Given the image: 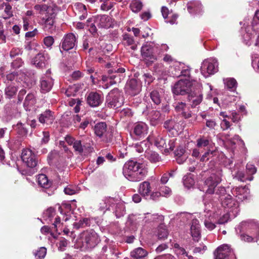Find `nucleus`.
Listing matches in <instances>:
<instances>
[{
  "instance_id": "nucleus-45",
  "label": "nucleus",
  "mask_w": 259,
  "mask_h": 259,
  "mask_svg": "<svg viewBox=\"0 0 259 259\" xmlns=\"http://www.w3.org/2000/svg\"><path fill=\"white\" fill-rule=\"evenodd\" d=\"M55 214V211L54 208L50 207L47 209L44 212L43 217L45 220L51 221L52 219Z\"/></svg>"
},
{
  "instance_id": "nucleus-54",
  "label": "nucleus",
  "mask_w": 259,
  "mask_h": 259,
  "mask_svg": "<svg viewBox=\"0 0 259 259\" xmlns=\"http://www.w3.org/2000/svg\"><path fill=\"white\" fill-rule=\"evenodd\" d=\"M183 181L184 185L187 187H190L193 186L195 183L194 180L191 178L190 175L184 176Z\"/></svg>"
},
{
  "instance_id": "nucleus-47",
  "label": "nucleus",
  "mask_w": 259,
  "mask_h": 259,
  "mask_svg": "<svg viewBox=\"0 0 259 259\" xmlns=\"http://www.w3.org/2000/svg\"><path fill=\"white\" fill-rule=\"evenodd\" d=\"M116 215L117 218L123 216L125 213V206L122 203L117 204L115 210Z\"/></svg>"
},
{
  "instance_id": "nucleus-14",
  "label": "nucleus",
  "mask_w": 259,
  "mask_h": 259,
  "mask_svg": "<svg viewBox=\"0 0 259 259\" xmlns=\"http://www.w3.org/2000/svg\"><path fill=\"white\" fill-rule=\"evenodd\" d=\"M103 99L104 97L102 94L92 92L88 95L87 102L91 107H96L101 104Z\"/></svg>"
},
{
  "instance_id": "nucleus-1",
  "label": "nucleus",
  "mask_w": 259,
  "mask_h": 259,
  "mask_svg": "<svg viewBox=\"0 0 259 259\" xmlns=\"http://www.w3.org/2000/svg\"><path fill=\"white\" fill-rule=\"evenodd\" d=\"M148 173L147 168L142 163L134 160L126 162L123 168L125 177L132 182H139L143 180Z\"/></svg>"
},
{
  "instance_id": "nucleus-36",
  "label": "nucleus",
  "mask_w": 259,
  "mask_h": 259,
  "mask_svg": "<svg viewBox=\"0 0 259 259\" xmlns=\"http://www.w3.org/2000/svg\"><path fill=\"white\" fill-rule=\"evenodd\" d=\"M98 2L101 3L100 9L103 11H108L114 6V3L111 0H98Z\"/></svg>"
},
{
  "instance_id": "nucleus-8",
  "label": "nucleus",
  "mask_w": 259,
  "mask_h": 259,
  "mask_svg": "<svg viewBox=\"0 0 259 259\" xmlns=\"http://www.w3.org/2000/svg\"><path fill=\"white\" fill-rule=\"evenodd\" d=\"M237 233L245 232L259 236V224L253 221L248 220L242 222L236 229Z\"/></svg>"
},
{
  "instance_id": "nucleus-10",
  "label": "nucleus",
  "mask_w": 259,
  "mask_h": 259,
  "mask_svg": "<svg viewBox=\"0 0 259 259\" xmlns=\"http://www.w3.org/2000/svg\"><path fill=\"white\" fill-rule=\"evenodd\" d=\"M78 36L73 33H68L63 37L61 42V48L66 51L76 48L77 44Z\"/></svg>"
},
{
  "instance_id": "nucleus-40",
  "label": "nucleus",
  "mask_w": 259,
  "mask_h": 259,
  "mask_svg": "<svg viewBox=\"0 0 259 259\" xmlns=\"http://www.w3.org/2000/svg\"><path fill=\"white\" fill-rule=\"evenodd\" d=\"M130 8L134 13H138L141 11L142 8V3L139 0H133L130 4Z\"/></svg>"
},
{
  "instance_id": "nucleus-57",
  "label": "nucleus",
  "mask_w": 259,
  "mask_h": 259,
  "mask_svg": "<svg viewBox=\"0 0 259 259\" xmlns=\"http://www.w3.org/2000/svg\"><path fill=\"white\" fill-rule=\"evenodd\" d=\"M160 193L162 196L168 197L171 194V190L166 186H163L160 188Z\"/></svg>"
},
{
  "instance_id": "nucleus-4",
  "label": "nucleus",
  "mask_w": 259,
  "mask_h": 259,
  "mask_svg": "<svg viewBox=\"0 0 259 259\" xmlns=\"http://www.w3.org/2000/svg\"><path fill=\"white\" fill-rule=\"evenodd\" d=\"M176 112L185 119H190L189 121L193 124L197 119V116L195 114L192 113L190 110L189 106L185 103L179 102L175 103L174 105Z\"/></svg>"
},
{
  "instance_id": "nucleus-28",
  "label": "nucleus",
  "mask_w": 259,
  "mask_h": 259,
  "mask_svg": "<svg viewBox=\"0 0 259 259\" xmlns=\"http://www.w3.org/2000/svg\"><path fill=\"white\" fill-rule=\"evenodd\" d=\"M122 44L125 46H130L133 50L137 49V45L135 41L132 36L127 33H125L122 35Z\"/></svg>"
},
{
  "instance_id": "nucleus-33",
  "label": "nucleus",
  "mask_w": 259,
  "mask_h": 259,
  "mask_svg": "<svg viewBox=\"0 0 259 259\" xmlns=\"http://www.w3.org/2000/svg\"><path fill=\"white\" fill-rule=\"evenodd\" d=\"M17 88L14 85H8L5 90V94L6 97L11 99L14 97L17 92Z\"/></svg>"
},
{
  "instance_id": "nucleus-5",
  "label": "nucleus",
  "mask_w": 259,
  "mask_h": 259,
  "mask_svg": "<svg viewBox=\"0 0 259 259\" xmlns=\"http://www.w3.org/2000/svg\"><path fill=\"white\" fill-rule=\"evenodd\" d=\"M193 84V81L188 79H180L172 87V93L176 95H184L189 94L191 91Z\"/></svg>"
},
{
  "instance_id": "nucleus-63",
  "label": "nucleus",
  "mask_w": 259,
  "mask_h": 259,
  "mask_svg": "<svg viewBox=\"0 0 259 259\" xmlns=\"http://www.w3.org/2000/svg\"><path fill=\"white\" fill-rule=\"evenodd\" d=\"M246 170L249 174L253 175L256 172L255 166L251 163H247L246 166Z\"/></svg>"
},
{
  "instance_id": "nucleus-39",
  "label": "nucleus",
  "mask_w": 259,
  "mask_h": 259,
  "mask_svg": "<svg viewBox=\"0 0 259 259\" xmlns=\"http://www.w3.org/2000/svg\"><path fill=\"white\" fill-rule=\"evenodd\" d=\"M13 128L19 135L22 136L26 135L28 132L27 128L21 122H18L17 124L14 125Z\"/></svg>"
},
{
  "instance_id": "nucleus-7",
  "label": "nucleus",
  "mask_w": 259,
  "mask_h": 259,
  "mask_svg": "<svg viewBox=\"0 0 259 259\" xmlns=\"http://www.w3.org/2000/svg\"><path fill=\"white\" fill-rule=\"evenodd\" d=\"M221 199L222 205L226 211L232 212V215L236 217L239 211L238 203L229 194H225Z\"/></svg>"
},
{
  "instance_id": "nucleus-37",
  "label": "nucleus",
  "mask_w": 259,
  "mask_h": 259,
  "mask_svg": "<svg viewBox=\"0 0 259 259\" xmlns=\"http://www.w3.org/2000/svg\"><path fill=\"white\" fill-rule=\"evenodd\" d=\"M168 233L166 226L163 224L160 225L157 229V236L160 239H164L167 238Z\"/></svg>"
},
{
  "instance_id": "nucleus-15",
  "label": "nucleus",
  "mask_w": 259,
  "mask_h": 259,
  "mask_svg": "<svg viewBox=\"0 0 259 259\" xmlns=\"http://www.w3.org/2000/svg\"><path fill=\"white\" fill-rule=\"evenodd\" d=\"M133 134L138 138H144L148 133V126L143 122L136 123L133 127Z\"/></svg>"
},
{
  "instance_id": "nucleus-59",
  "label": "nucleus",
  "mask_w": 259,
  "mask_h": 259,
  "mask_svg": "<svg viewBox=\"0 0 259 259\" xmlns=\"http://www.w3.org/2000/svg\"><path fill=\"white\" fill-rule=\"evenodd\" d=\"M76 188L72 186H69L65 187L64 189V192L66 194L72 195H74L76 193Z\"/></svg>"
},
{
  "instance_id": "nucleus-31",
  "label": "nucleus",
  "mask_w": 259,
  "mask_h": 259,
  "mask_svg": "<svg viewBox=\"0 0 259 259\" xmlns=\"http://www.w3.org/2000/svg\"><path fill=\"white\" fill-rule=\"evenodd\" d=\"M224 83L225 87L231 91L236 90L237 87V82L234 78H227L224 79Z\"/></svg>"
},
{
  "instance_id": "nucleus-20",
  "label": "nucleus",
  "mask_w": 259,
  "mask_h": 259,
  "mask_svg": "<svg viewBox=\"0 0 259 259\" xmlns=\"http://www.w3.org/2000/svg\"><path fill=\"white\" fill-rule=\"evenodd\" d=\"M153 54V44L147 42L141 48V54L146 59H154Z\"/></svg>"
},
{
  "instance_id": "nucleus-26",
  "label": "nucleus",
  "mask_w": 259,
  "mask_h": 259,
  "mask_svg": "<svg viewBox=\"0 0 259 259\" xmlns=\"http://www.w3.org/2000/svg\"><path fill=\"white\" fill-rule=\"evenodd\" d=\"M50 56L47 53H39L34 57L33 60V65H42L48 63Z\"/></svg>"
},
{
  "instance_id": "nucleus-61",
  "label": "nucleus",
  "mask_w": 259,
  "mask_h": 259,
  "mask_svg": "<svg viewBox=\"0 0 259 259\" xmlns=\"http://www.w3.org/2000/svg\"><path fill=\"white\" fill-rule=\"evenodd\" d=\"M76 9L78 11L79 13L87 12L86 6L81 3H77L75 4Z\"/></svg>"
},
{
  "instance_id": "nucleus-16",
  "label": "nucleus",
  "mask_w": 259,
  "mask_h": 259,
  "mask_svg": "<svg viewBox=\"0 0 259 259\" xmlns=\"http://www.w3.org/2000/svg\"><path fill=\"white\" fill-rule=\"evenodd\" d=\"M95 22L98 27L101 28H108L112 26V20L108 15H100L95 17Z\"/></svg>"
},
{
  "instance_id": "nucleus-51",
  "label": "nucleus",
  "mask_w": 259,
  "mask_h": 259,
  "mask_svg": "<svg viewBox=\"0 0 259 259\" xmlns=\"http://www.w3.org/2000/svg\"><path fill=\"white\" fill-rule=\"evenodd\" d=\"M234 217V215H232V212H230L228 211H226V212L224 213L218 220V223L220 224H223L225 223H227L228 221L229 220L230 217Z\"/></svg>"
},
{
  "instance_id": "nucleus-27",
  "label": "nucleus",
  "mask_w": 259,
  "mask_h": 259,
  "mask_svg": "<svg viewBox=\"0 0 259 259\" xmlns=\"http://www.w3.org/2000/svg\"><path fill=\"white\" fill-rule=\"evenodd\" d=\"M200 71L205 77L214 74L218 71V66H201Z\"/></svg>"
},
{
  "instance_id": "nucleus-58",
  "label": "nucleus",
  "mask_w": 259,
  "mask_h": 259,
  "mask_svg": "<svg viewBox=\"0 0 259 259\" xmlns=\"http://www.w3.org/2000/svg\"><path fill=\"white\" fill-rule=\"evenodd\" d=\"M173 247L175 249L176 253L178 255H183L186 254V251L185 249L180 247V245L177 243H175L173 245Z\"/></svg>"
},
{
  "instance_id": "nucleus-17",
  "label": "nucleus",
  "mask_w": 259,
  "mask_h": 259,
  "mask_svg": "<svg viewBox=\"0 0 259 259\" xmlns=\"http://www.w3.org/2000/svg\"><path fill=\"white\" fill-rule=\"evenodd\" d=\"M126 90L131 96H135L140 93L141 85L136 79H131L126 83Z\"/></svg>"
},
{
  "instance_id": "nucleus-64",
  "label": "nucleus",
  "mask_w": 259,
  "mask_h": 259,
  "mask_svg": "<svg viewBox=\"0 0 259 259\" xmlns=\"http://www.w3.org/2000/svg\"><path fill=\"white\" fill-rule=\"evenodd\" d=\"M234 178L241 182H244L248 179V178L245 177L244 172L240 171H237L235 174Z\"/></svg>"
},
{
  "instance_id": "nucleus-6",
  "label": "nucleus",
  "mask_w": 259,
  "mask_h": 259,
  "mask_svg": "<svg viewBox=\"0 0 259 259\" xmlns=\"http://www.w3.org/2000/svg\"><path fill=\"white\" fill-rule=\"evenodd\" d=\"M221 177V172L211 174L204 181L203 191H205L207 194H212L214 193L217 186L222 181Z\"/></svg>"
},
{
  "instance_id": "nucleus-32",
  "label": "nucleus",
  "mask_w": 259,
  "mask_h": 259,
  "mask_svg": "<svg viewBox=\"0 0 259 259\" xmlns=\"http://www.w3.org/2000/svg\"><path fill=\"white\" fill-rule=\"evenodd\" d=\"M159 216L157 214H151L150 213H147L146 216L144 217L143 215H139V217H138V222L139 223H142L143 222H144L145 223L154 221L156 219H158V218Z\"/></svg>"
},
{
  "instance_id": "nucleus-43",
  "label": "nucleus",
  "mask_w": 259,
  "mask_h": 259,
  "mask_svg": "<svg viewBox=\"0 0 259 259\" xmlns=\"http://www.w3.org/2000/svg\"><path fill=\"white\" fill-rule=\"evenodd\" d=\"M90 221L88 218H83L80 220L78 222L74 223L73 226L74 228L79 229L90 225Z\"/></svg>"
},
{
  "instance_id": "nucleus-52",
  "label": "nucleus",
  "mask_w": 259,
  "mask_h": 259,
  "mask_svg": "<svg viewBox=\"0 0 259 259\" xmlns=\"http://www.w3.org/2000/svg\"><path fill=\"white\" fill-rule=\"evenodd\" d=\"M72 146L74 151L78 152V153L81 154L83 152V148L80 140H76Z\"/></svg>"
},
{
  "instance_id": "nucleus-56",
  "label": "nucleus",
  "mask_w": 259,
  "mask_h": 259,
  "mask_svg": "<svg viewBox=\"0 0 259 259\" xmlns=\"http://www.w3.org/2000/svg\"><path fill=\"white\" fill-rule=\"evenodd\" d=\"M77 92L76 87L74 85L70 86L65 90V94L67 97L74 96Z\"/></svg>"
},
{
  "instance_id": "nucleus-22",
  "label": "nucleus",
  "mask_w": 259,
  "mask_h": 259,
  "mask_svg": "<svg viewBox=\"0 0 259 259\" xmlns=\"http://www.w3.org/2000/svg\"><path fill=\"white\" fill-rule=\"evenodd\" d=\"M191 233L194 241L197 242L200 237V232L199 221L196 219L192 221Z\"/></svg>"
},
{
  "instance_id": "nucleus-48",
  "label": "nucleus",
  "mask_w": 259,
  "mask_h": 259,
  "mask_svg": "<svg viewBox=\"0 0 259 259\" xmlns=\"http://www.w3.org/2000/svg\"><path fill=\"white\" fill-rule=\"evenodd\" d=\"M46 253V248L41 247L36 252H34V255L36 259H43L45 257Z\"/></svg>"
},
{
  "instance_id": "nucleus-18",
  "label": "nucleus",
  "mask_w": 259,
  "mask_h": 259,
  "mask_svg": "<svg viewBox=\"0 0 259 259\" xmlns=\"http://www.w3.org/2000/svg\"><path fill=\"white\" fill-rule=\"evenodd\" d=\"M53 113L50 110H46L38 116V121L42 124L49 125L52 124L54 120Z\"/></svg>"
},
{
  "instance_id": "nucleus-49",
  "label": "nucleus",
  "mask_w": 259,
  "mask_h": 259,
  "mask_svg": "<svg viewBox=\"0 0 259 259\" xmlns=\"http://www.w3.org/2000/svg\"><path fill=\"white\" fill-rule=\"evenodd\" d=\"M206 249V246L203 244H200L199 246L192 247V248H190V249H192V252L194 254H202Z\"/></svg>"
},
{
  "instance_id": "nucleus-50",
  "label": "nucleus",
  "mask_w": 259,
  "mask_h": 259,
  "mask_svg": "<svg viewBox=\"0 0 259 259\" xmlns=\"http://www.w3.org/2000/svg\"><path fill=\"white\" fill-rule=\"evenodd\" d=\"M68 241L65 238H61L59 239L58 242L57 243L58 249L61 251H63L65 250L67 246Z\"/></svg>"
},
{
  "instance_id": "nucleus-53",
  "label": "nucleus",
  "mask_w": 259,
  "mask_h": 259,
  "mask_svg": "<svg viewBox=\"0 0 259 259\" xmlns=\"http://www.w3.org/2000/svg\"><path fill=\"white\" fill-rule=\"evenodd\" d=\"M209 144V141L205 138H200L197 140V147L198 148H202L207 147Z\"/></svg>"
},
{
  "instance_id": "nucleus-13",
  "label": "nucleus",
  "mask_w": 259,
  "mask_h": 259,
  "mask_svg": "<svg viewBox=\"0 0 259 259\" xmlns=\"http://www.w3.org/2000/svg\"><path fill=\"white\" fill-rule=\"evenodd\" d=\"M50 72L49 70L47 72V74L43 76L40 80V92L42 93L49 92L54 84L53 78L48 74Z\"/></svg>"
},
{
  "instance_id": "nucleus-60",
  "label": "nucleus",
  "mask_w": 259,
  "mask_h": 259,
  "mask_svg": "<svg viewBox=\"0 0 259 259\" xmlns=\"http://www.w3.org/2000/svg\"><path fill=\"white\" fill-rule=\"evenodd\" d=\"M235 191H236V197H238V199H240V200H242V199H246L247 198V196L245 195V196H243V197H240L239 195H241V193H243L245 191H247V190L245 188H242V187H240V188H237L236 189H235Z\"/></svg>"
},
{
  "instance_id": "nucleus-12",
  "label": "nucleus",
  "mask_w": 259,
  "mask_h": 259,
  "mask_svg": "<svg viewBox=\"0 0 259 259\" xmlns=\"http://www.w3.org/2000/svg\"><path fill=\"white\" fill-rule=\"evenodd\" d=\"M38 184L45 189V192L49 195H51L54 193L53 187H51L52 182L50 181L46 175L40 174L37 176Z\"/></svg>"
},
{
  "instance_id": "nucleus-62",
  "label": "nucleus",
  "mask_w": 259,
  "mask_h": 259,
  "mask_svg": "<svg viewBox=\"0 0 259 259\" xmlns=\"http://www.w3.org/2000/svg\"><path fill=\"white\" fill-rule=\"evenodd\" d=\"M218 63V60L215 58L211 57L204 60L201 65H215Z\"/></svg>"
},
{
  "instance_id": "nucleus-25",
  "label": "nucleus",
  "mask_w": 259,
  "mask_h": 259,
  "mask_svg": "<svg viewBox=\"0 0 259 259\" xmlns=\"http://www.w3.org/2000/svg\"><path fill=\"white\" fill-rule=\"evenodd\" d=\"M202 95L200 93H195L189 94L188 99L191 104L192 108H195L202 101Z\"/></svg>"
},
{
  "instance_id": "nucleus-44",
  "label": "nucleus",
  "mask_w": 259,
  "mask_h": 259,
  "mask_svg": "<svg viewBox=\"0 0 259 259\" xmlns=\"http://www.w3.org/2000/svg\"><path fill=\"white\" fill-rule=\"evenodd\" d=\"M3 5L5 6V8L4 9L5 14L3 16V18L5 19L10 18V17H11L13 16V12L12 11V6L8 3H4L3 4Z\"/></svg>"
},
{
  "instance_id": "nucleus-29",
  "label": "nucleus",
  "mask_w": 259,
  "mask_h": 259,
  "mask_svg": "<svg viewBox=\"0 0 259 259\" xmlns=\"http://www.w3.org/2000/svg\"><path fill=\"white\" fill-rule=\"evenodd\" d=\"M36 101V98L34 93H31L27 95L25 97L23 105L26 110H28L29 107L32 106Z\"/></svg>"
},
{
  "instance_id": "nucleus-19",
  "label": "nucleus",
  "mask_w": 259,
  "mask_h": 259,
  "mask_svg": "<svg viewBox=\"0 0 259 259\" xmlns=\"http://www.w3.org/2000/svg\"><path fill=\"white\" fill-rule=\"evenodd\" d=\"M107 124L104 122H100L96 124L94 127L95 134L99 138L104 139L107 138Z\"/></svg>"
},
{
  "instance_id": "nucleus-38",
  "label": "nucleus",
  "mask_w": 259,
  "mask_h": 259,
  "mask_svg": "<svg viewBox=\"0 0 259 259\" xmlns=\"http://www.w3.org/2000/svg\"><path fill=\"white\" fill-rule=\"evenodd\" d=\"M162 91L154 90L150 93V97L152 101L156 104L159 105L161 101Z\"/></svg>"
},
{
  "instance_id": "nucleus-11",
  "label": "nucleus",
  "mask_w": 259,
  "mask_h": 259,
  "mask_svg": "<svg viewBox=\"0 0 259 259\" xmlns=\"http://www.w3.org/2000/svg\"><path fill=\"white\" fill-rule=\"evenodd\" d=\"M155 145L159 149H164V152H169L170 150H173L175 147L174 139L170 140L168 138H163L158 136L155 140Z\"/></svg>"
},
{
  "instance_id": "nucleus-2",
  "label": "nucleus",
  "mask_w": 259,
  "mask_h": 259,
  "mask_svg": "<svg viewBox=\"0 0 259 259\" xmlns=\"http://www.w3.org/2000/svg\"><path fill=\"white\" fill-rule=\"evenodd\" d=\"M100 241L98 234L93 230L82 232L77 242V246L81 250H87L95 247Z\"/></svg>"
},
{
  "instance_id": "nucleus-42",
  "label": "nucleus",
  "mask_w": 259,
  "mask_h": 259,
  "mask_svg": "<svg viewBox=\"0 0 259 259\" xmlns=\"http://www.w3.org/2000/svg\"><path fill=\"white\" fill-rule=\"evenodd\" d=\"M239 233L240 234V238L241 240L247 242H251L253 241L254 238L258 237V236H256L254 234H252L251 235H249V234L245 233V232L240 233L239 231L238 234Z\"/></svg>"
},
{
  "instance_id": "nucleus-55",
  "label": "nucleus",
  "mask_w": 259,
  "mask_h": 259,
  "mask_svg": "<svg viewBox=\"0 0 259 259\" xmlns=\"http://www.w3.org/2000/svg\"><path fill=\"white\" fill-rule=\"evenodd\" d=\"M44 43L48 48H51L54 43V39L52 36H48L44 38Z\"/></svg>"
},
{
  "instance_id": "nucleus-34",
  "label": "nucleus",
  "mask_w": 259,
  "mask_h": 259,
  "mask_svg": "<svg viewBox=\"0 0 259 259\" xmlns=\"http://www.w3.org/2000/svg\"><path fill=\"white\" fill-rule=\"evenodd\" d=\"M147 254V251L142 247L137 248L131 253V256L136 259L144 257Z\"/></svg>"
},
{
  "instance_id": "nucleus-9",
  "label": "nucleus",
  "mask_w": 259,
  "mask_h": 259,
  "mask_svg": "<svg viewBox=\"0 0 259 259\" xmlns=\"http://www.w3.org/2000/svg\"><path fill=\"white\" fill-rule=\"evenodd\" d=\"M214 254L215 259H236L233 250L227 244L218 247Z\"/></svg>"
},
{
  "instance_id": "nucleus-35",
  "label": "nucleus",
  "mask_w": 259,
  "mask_h": 259,
  "mask_svg": "<svg viewBox=\"0 0 259 259\" xmlns=\"http://www.w3.org/2000/svg\"><path fill=\"white\" fill-rule=\"evenodd\" d=\"M34 153L29 149H25L22 150L21 154V158L24 163H28L29 164L32 165V162H29L28 159L32 156V155H34Z\"/></svg>"
},
{
  "instance_id": "nucleus-23",
  "label": "nucleus",
  "mask_w": 259,
  "mask_h": 259,
  "mask_svg": "<svg viewBox=\"0 0 259 259\" xmlns=\"http://www.w3.org/2000/svg\"><path fill=\"white\" fill-rule=\"evenodd\" d=\"M151 191L150 183L148 181H144L140 184L138 192L144 197L147 198Z\"/></svg>"
},
{
  "instance_id": "nucleus-41",
  "label": "nucleus",
  "mask_w": 259,
  "mask_h": 259,
  "mask_svg": "<svg viewBox=\"0 0 259 259\" xmlns=\"http://www.w3.org/2000/svg\"><path fill=\"white\" fill-rule=\"evenodd\" d=\"M24 82L26 83L28 88H31L32 86L35 84L36 78L33 74H25L24 77Z\"/></svg>"
},
{
  "instance_id": "nucleus-21",
  "label": "nucleus",
  "mask_w": 259,
  "mask_h": 259,
  "mask_svg": "<svg viewBox=\"0 0 259 259\" xmlns=\"http://www.w3.org/2000/svg\"><path fill=\"white\" fill-rule=\"evenodd\" d=\"M115 202L116 200L114 198L111 197H105L99 203V209L104 211L109 210L110 206L114 205Z\"/></svg>"
},
{
  "instance_id": "nucleus-24",
  "label": "nucleus",
  "mask_w": 259,
  "mask_h": 259,
  "mask_svg": "<svg viewBox=\"0 0 259 259\" xmlns=\"http://www.w3.org/2000/svg\"><path fill=\"white\" fill-rule=\"evenodd\" d=\"M187 9L191 14H199L202 11V5L199 1L190 2L187 4Z\"/></svg>"
},
{
  "instance_id": "nucleus-30",
  "label": "nucleus",
  "mask_w": 259,
  "mask_h": 259,
  "mask_svg": "<svg viewBox=\"0 0 259 259\" xmlns=\"http://www.w3.org/2000/svg\"><path fill=\"white\" fill-rule=\"evenodd\" d=\"M54 17L52 15L48 16L44 21L43 28L45 31L52 32L54 29Z\"/></svg>"
},
{
  "instance_id": "nucleus-46",
  "label": "nucleus",
  "mask_w": 259,
  "mask_h": 259,
  "mask_svg": "<svg viewBox=\"0 0 259 259\" xmlns=\"http://www.w3.org/2000/svg\"><path fill=\"white\" fill-rule=\"evenodd\" d=\"M147 156L148 159L153 163L158 162L160 160L159 154L155 152L150 151L148 152Z\"/></svg>"
},
{
  "instance_id": "nucleus-3",
  "label": "nucleus",
  "mask_w": 259,
  "mask_h": 259,
  "mask_svg": "<svg viewBox=\"0 0 259 259\" xmlns=\"http://www.w3.org/2000/svg\"><path fill=\"white\" fill-rule=\"evenodd\" d=\"M123 103V96L117 88L111 91L106 97V104L108 107L111 108H118Z\"/></svg>"
}]
</instances>
